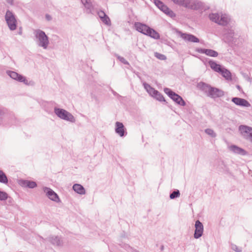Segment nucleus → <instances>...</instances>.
<instances>
[{
  "mask_svg": "<svg viewBox=\"0 0 252 252\" xmlns=\"http://www.w3.org/2000/svg\"><path fill=\"white\" fill-rule=\"evenodd\" d=\"M46 17H47V18L48 20H50L49 17H48V16H46Z\"/></svg>",
  "mask_w": 252,
  "mask_h": 252,
  "instance_id": "nucleus-42",
  "label": "nucleus"
},
{
  "mask_svg": "<svg viewBox=\"0 0 252 252\" xmlns=\"http://www.w3.org/2000/svg\"><path fill=\"white\" fill-rule=\"evenodd\" d=\"M4 18L10 30L14 31L17 29V21L15 15L11 11L9 10L6 11Z\"/></svg>",
  "mask_w": 252,
  "mask_h": 252,
  "instance_id": "nucleus-3",
  "label": "nucleus"
},
{
  "mask_svg": "<svg viewBox=\"0 0 252 252\" xmlns=\"http://www.w3.org/2000/svg\"><path fill=\"white\" fill-rule=\"evenodd\" d=\"M72 189H84V188L82 185L76 184L73 186Z\"/></svg>",
  "mask_w": 252,
  "mask_h": 252,
  "instance_id": "nucleus-34",
  "label": "nucleus"
},
{
  "mask_svg": "<svg viewBox=\"0 0 252 252\" xmlns=\"http://www.w3.org/2000/svg\"><path fill=\"white\" fill-rule=\"evenodd\" d=\"M144 88L148 94L153 97L160 101H165L163 95L158 91L152 88L150 85L146 83H143Z\"/></svg>",
  "mask_w": 252,
  "mask_h": 252,
  "instance_id": "nucleus-6",
  "label": "nucleus"
},
{
  "mask_svg": "<svg viewBox=\"0 0 252 252\" xmlns=\"http://www.w3.org/2000/svg\"><path fill=\"white\" fill-rule=\"evenodd\" d=\"M118 59L120 60V62L123 63L124 64H129L128 62L126 61V60L124 58H123L122 57L118 56Z\"/></svg>",
  "mask_w": 252,
  "mask_h": 252,
  "instance_id": "nucleus-32",
  "label": "nucleus"
},
{
  "mask_svg": "<svg viewBox=\"0 0 252 252\" xmlns=\"http://www.w3.org/2000/svg\"><path fill=\"white\" fill-rule=\"evenodd\" d=\"M210 19L219 25L225 26L229 22L230 19L226 14H221L220 16L218 13H212L209 15Z\"/></svg>",
  "mask_w": 252,
  "mask_h": 252,
  "instance_id": "nucleus-4",
  "label": "nucleus"
},
{
  "mask_svg": "<svg viewBox=\"0 0 252 252\" xmlns=\"http://www.w3.org/2000/svg\"><path fill=\"white\" fill-rule=\"evenodd\" d=\"M223 95L224 92L222 90L212 87H211L209 93L207 94V96L214 98L221 97Z\"/></svg>",
  "mask_w": 252,
  "mask_h": 252,
  "instance_id": "nucleus-12",
  "label": "nucleus"
},
{
  "mask_svg": "<svg viewBox=\"0 0 252 252\" xmlns=\"http://www.w3.org/2000/svg\"><path fill=\"white\" fill-rule=\"evenodd\" d=\"M54 112L58 117L63 120L71 123H74L75 122V119L74 116L64 109L55 108L54 109Z\"/></svg>",
  "mask_w": 252,
  "mask_h": 252,
  "instance_id": "nucleus-5",
  "label": "nucleus"
},
{
  "mask_svg": "<svg viewBox=\"0 0 252 252\" xmlns=\"http://www.w3.org/2000/svg\"><path fill=\"white\" fill-rule=\"evenodd\" d=\"M173 1L174 3H177L179 5H181L182 3H183L184 0H171Z\"/></svg>",
  "mask_w": 252,
  "mask_h": 252,
  "instance_id": "nucleus-37",
  "label": "nucleus"
},
{
  "mask_svg": "<svg viewBox=\"0 0 252 252\" xmlns=\"http://www.w3.org/2000/svg\"><path fill=\"white\" fill-rule=\"evenodd\" d=\"M232 101L237 105L246 107L250 106L249 102L243 98L234 97L232 98Z\"/></svg>",
  "mask_w": 252,
  "mask_h": 252,
  "instance_id": "nucleus-17",
  "label": "nucleus"
},
{
  "mask_svg": "<svg viewBox=\"0 0 252 252\" xmlns=\"http://www.w3.org/2000/svg\"><path fill=\"white\" fill-rule=\"evenodd\" d=\"M102 22H103L105 24L110 26L111 25V21L107 15L103 17V18L100 19Z\"/></svg>",
  "mask_w": 252,
  "mask_h": 252,
  "instance_id": "nucleus-26",
  "label": "nucleus"
},
{
  "mask_svg": "<svg viewBox=\"0 0 252 252\" xmlns=\"http://www.w3.org/2000/svg\"><path fill=\"white\" fill-rule=\"evenodd\" d=\"M134 27L138 32L154 39H157L160 37L159 34L158 32L145 24L136 22L134 24Z\"/></svg>",
  "mask_w": 252,
  "mask_h": 252,
  "instance_id": "nucleus-1",
  "label": "nucleus"
},
{
  "mask_svg": "<svg viewBox=\"0 0 252 252\" xmlns=\"http://www.w3.org/2000/svg\"><path fill=\"white\" fill-rule=\"evenodd\" d=\"M239 130L243 136L252 143V128L247 126H239Z\"/></svg>",
  "mask_w": 252,
  "mask_h": 252,
  "instance_id": "nucleus-9",
  "label": "nucleus"
},
{
  "mask_svg": "<svg viewBox=\"0 0 252 252\" xmlns=\"http://www.w3.org/2000/svg\"><path fill=\"white\" fill-rule=\"evenodd\" d=\"M195 230L194 234V237L195 239H198L202 235L203 232V226L202 223L199 220H197L195 221Z\"/></svg>",
  "mask_w": 252,
  "mask_h": 252,
  "instance_id": "nucleus-13",
  "label": "nucleus"
},
{
  "mask_svg": "<svg viewBox=\"0 0 252 252\" xmlns=\"http://www.w3.org/2000/svg\"><path fill=\"white\" fill-rule=\"evenodd\" d=\"M230 34V36L231 37H232L234 35V32H231V33Z\"/></svg>",
  "mask_w": 252,
  "mask_h": 252,
  "instance_id": "nucleus-40",
  "label": "nucleus"
},
{
  "mask_svg": "<svg viewBox=\"0 0 252 252\" xmlns=\"http://www.w3.org/2000/svg\"><path fill=\"white\" fill-rule=\"evenodd\" d=\"M35 41L39 47L44 49H47L49 44V38L45 32L40 30H35L33 32Z\"/></svg>",
  "mask_w": 252,
  "mask_h": 252,
  "instance_id": "nucleus-2",
  "label": "nucleus"
},
{
  "mask_svg": "<svg viewBox=\"0 0 252 252\" xmlns=\"http://www.w3.org/2000/svg\"><path fill=\"white\" fill-rule=\"evenodd\" d=\"M220 73L222 76L224 77L226 80H232L231 74L230 72L226 68L222 67L221 69V71H220Z\"/></svg>",
  "mask_w": 252,
  "mask_h": 252,
  "instance_id": "nucleus-23",
  "label": "nucleus"
},
{
  "mask_svg": "<svg viewBox=\"0 0 252 252\" xmlns=\"http://www.w3.org/2000/svg\"><path fill=\"white\" fill-rule=\"evenodd\" d=\"M164 91L165 93L167 94L168 96L177 104L182 106H185L186 105V103L182 97L172 91L170 89L165 88Z\"/></svg>",
  "mask_w": 252,
  "mask_h": 252,
  "instance_id": "nucleus-7",
  "label": "nucleus"
},
{
  "mask_svg": "<svg viewBox=\"0 0 252 252\" xmlns=\"http://www.w3.org/2000/svg\"><path fill=\"white\" fill-rule=\"evenodd\" d=\"M181 37L186 41L191 42H199V39L194 35L190 34L181 33Z\"/></svg>",
  "mask_w": 252,
  "mask_h": 252,
  "instance_id": "nucleus-16",
  "label": "nucleus"
},
{
  "mask_svg": "<svg viewBox=\"0 0 252 252\" xmlns=\"http://www.w3.org/2000/svg\"><path fill=\"white\" fill-rule=\"evenodd\" d=\"M48 240L54 245L61 246L62 244V240L59 237L57 236H51L49 237Z\"/></svg>",
  "mask_w": 252,
  "mask_h": 252,
  "instance_id": "nucleus-22",
  "label": "nucleus"
},
{
  "mask_svg": "<svg viewBox=\"0 0 252 252\" xmlns=\"http://www.w3.org/2000/svg\"><path fill=\"white\" fill-rule=\"evenodd\" d=\"M19 184L23 188H29L31 189H33L36 187V184L35 182L28 180H19Z\"/></svg>",
  "mask_w": 252,
  "mask_h": 252,
  "instance_id": "nucleus-15",
  "label": "nucleus"
},
{
  "mask_svg": "<svg viewBox=\"0 0 252 252\" xmlns=\"http://www.w3.org/2000/svg\"><path fill=\"white\" fill-rule=\"evenodd\" d=\"M0 182L6 183L7 182V179L5 174L0 170Z\"/></svg>",
  "mask_w": 252,
  "mask_h": 252,
  "instance_id": "nucleus-25",
  "label": "nucleus"
},
{
  "mask_svg": "<svg viewBox=\"0 0 252 252\" xmlns=\"http://www.w3.org/2000/svg\"><path fill=\"white\" fill-rule=\"evenodd\" d=\"M44 189H50V188H48L46 187V188H45Z\"/></svg>",
  "mask_w": 252,
  "mask_h": 252,
  "instance_id": "nucleus-41",
  "label": "nucleus"
},
{
  "mask_svg": "<svg viewBox=\"0 0 252 252\" xmlns=\"http://www.w3.org/2000/svg\"><path fill=\"white\" fill-rule=\"evenodd\" d=\"M97 14L100 19L103 18V17H105V16L106 15L104 12L103 11H98Z\"/></svg>",
  "mask_w": 252,
  "mask_h": 252,
  "instance_id": "nucleus-35",
  "label": "nucleus"
},
{
  "mask_svg": "<svg viewBox=\"0 0 252 252\" xmlns=\"http://www.w3.org/2000/svg\"><path fill=\"white\" fill-rule=\"evenodd\" d=\"M7 198V194L6 192L0 191V200H5Z\"/></svg>",
  "mask_w": 252,
  "mask_h": 252,
  "instance_id": "nucleus-31",
  "label": "nucleus"
},
{
  "mask_svg": "<svg viewBox=\"0 0 252 252\" xmlns=\"http://www.w3.org/2000/svg\"><path fill=\"white\" fill-rule=\"evenodd\" d=\"M155 56L156 57H157L158 59L160 60H165L166 59V57L164 55L156 52L155 53Z\"/></svg>",
  "mask_w": 252,
  "mask_h": 252,
  "instance_id": "nucleus-30",
  "label": "nucleus"
},
{
  "mask_svg": "<svg viewBox=\"0 0 252 252\" xmlns=\"http://www.w3.org/2000/svg\"><path fill=\"white\" fill-rule=\"evenodd\" d=\"M155 4L156 6L162 11L165 14L169 15L170 16H172L174 14L173 12L170 10V9L164 5L162 2L159 0H155Z\"/></svg>",
  "mask_w": 252,
  "mask_h": 252,
  "instance_id": "nucleus-11",
  "label": "nucleus"
},
{
  "mask_svg": "<svg viewBox=\"0 0 252 252\" xmlns=\"http://www.w3.org/2000/svg\"><path fill=\"white\" fill-rule=\"evenodd\" d=\"M6 73L13 79L20 82H23L26 85L29 84L28 80L26 79L25 77L17 73L16 72L12 71H7Z\"/></svg>",
  "mask_w": 252,
  "mask_h": 252,
  "instance_id": "nucleus-10",
  "label": "nucleus"
},
{
  "mask_svg": "<svg viewBox=\"0 0 252 252\" xmlns=\"http://www.w3.org/2000/svg\"><path fill=\"white\" fill-rule=\"evenodd\" d=\"M74 190L75 191V192H76L79 194H81V195L85 194L86 193L85 190Z\"/></svg>",
  "mask_w": 252,
  "mask_h": 252,
  "instance_id": "nucleus-36",
  "label": "nucleus"
},
{
  "mask_svg": "<svg viewBox=\"0 0 252 252\" xmlns=\"http://www.w3.org/2000/svg\"><path fill=\"white\" fill-rule=\"evenodd\" d=\"M196 51L199 53L205 54L210 57H216L218 56V53L212 49L197 48Z\"/></svg>",
  "mask_w": 252,
  "mask_h": 252,
  "instance_id": "nucleus-14",
  "label": "nucleus"
},
{
  "mask_svg": "<svg viewBox=\"0 0 252 252\" xmlns=\"http://www.w3.org/2000/svg\"><path fill=\"white\" fill-rule=\"evenodd\" d=\"M47 196L51 200L56 202H60V199L57 194L53 190H48L46 192Z\"/></svg>",
  "mask_w": 252,
  "mask_h": 252,
  "instance_id": "nucleus-19",
  "label": "nucleus"
},
{
  "mask_svg": "<svg viewBox=\"0 0 252 252\" xmlns=\"http://www.w3.org/2000/svg\"><path fill=\"white\" fill-rule=\"evenodd\" d=\"M46 17H47V18L48 20H50L49 17H48V16H46Z\"/></svg>",
  "mask_w": 252,
  "mask_h": 252,
  "instance_id": "nucleus-43",
  "label": "nucleus"
},
{
  "mask_svg": "<svg viewBox=\"0 0 252 252\" xmlns=\"http://www.w3.org/2000/svg\"><path fill=\"white\" fill-rule=\"evenodd\" d=\"M205 132L211 136L212 137H215L216 136V133L214 132V130L210 128H207L205 130Z\"/></svg>",
  "mask_w": 252,
  "mask_h": 252,
  "instance_id": "nucleus-28",
  "label": "nucleus"
},
{
  "mask_svg": "<svg viewBox=\"0 0 252 252\" xmlns=\"http://www.w3.org/2000/svg\"><path fill=\"white\" fill-rule=\"evenodd\" d=\"M183 3L181 5L192 9H199L202 6V3L197 0H184Z\"/></svg>",
  "mask_w": 252,
  "mask_h": 252,
  "instance_id": "nucleus-8",
  "label": "nucleus"
},
{
  "mask_svg": "<svg viewBox=\"0 0 252 252\" xmlns=\"http://www.w3.org/2000/svg\"><path fill=\"white\" fill-rule=\"evenodd\" d=\"M237 88L239 90V91H241V88L240 86L239 85H237L236 86Z\"/></svg>",
  "mask_w": 252,
  "mask_h": 252,
  "instance_id": "nucleus-39",
  "label": "nucleus"
},
{
  "mask_svg": "<svg viewBox=\"0 0 252 252\" xmlns=\"http://www.w3.org/2000/svg\"><path fill=\"white\" fill-rule=\"evenodd\" d=\"M7 3H8L10 5H14V0H5Z\"/></svg>",
  "mask_w": 252,
  "mask_h": 252,
  "instance_id": "nucleus-38",
  "label": "nucleus"
},
{
  "mask_svg": "<svg viewBox=\"0 0 252 252\" xmlns=\"http://www.w3.org/2000/svg\"><path fill=\"white\" fill-rule=\"evenodd\" d=\"M231 248L233 250L235 251V252H241L242 251V250L241 248L238 247L236 245H232L231 246Z\"/></svg>",
  "mask_w": 252,
  "mask_h": 252,
  "instance_id": "nucleus-33",
  "label": "nucleus"
},
{
  "mask_svg": "<svg viewBox=\"0 0 252 252\" xmlns=\"http://www.w3.org/2000/svg\"><path fill=\"white\" fill-rule=\"evenodd\" d=\"M180 195V193L179 190H177V191H173L172 193L170 194V198L171 199H175L176 198L179 197Z\"/></svg>",
  "mask_w": 252,
  "mask_h": 252,
  "instance_id": "nucleus-27",
  "label": "nucleus"
},
{
  "mask_svg": "<svg viewBox=\"0 0 252 252\" xmlns=\"http://www.w3.org/2000/svg\"><path fill=\"white\" fill-rule=\"evenodd\" d=\"M229 149L235 154L243 156L247 154V152L245 150L235 145L229 146Z\"/></svg>",
  "mask_w": 252,
  "mask_h": 252,
  "instance_id": "nucleus-18",
  "label": "nucleus"
},
{
  "mask_svg": "<svg viewBox=\"0 0 252 252\" xmlns=\"http://www.w3.org/2000/svg\"><path fill=\"white\" fill-rule=\"evenodd\" d=\"M83 4H84L86 8L90 10L93 8L92 4L90 0H87V1L83 2Z\"/></svg>",
  "mask_w": 252,
  "mask_h": 252,
  "instance_id": "nucleus-29",
  "label": "nucleus"
},
{
  "mask_svg": "<svg viewBox=\"0 0 252 252\" xmlns=\"http://www.w3.org/2000/svg\"><path fill=\"white\" fill-rule=\"evenodd\" d=\"M115 131L120 136L122 137L124 136L125 127L122 123L119 122L116 123Z\"/></svg>",
  "mask_w": 252,
  "mask_h": 252,
  "instance_id": "nucleus-20",
  "label": "nucleus"
},
{
  "mask_svg": "<svg viewBox=\"0 0 252 252\" xmlns=\"http://www.w3.org/2000/svg\"><path fill=\"white\" fill-rule=\"evenodd\" d=\"M209 64L212 69L218 72H220L222 68L220 64L212 61H209Z\"/></svg>",
  "mask_w": 252,
  "mask_h": 252,
  "instance_id": "nucleus-24",
  "label": "nucleus"
},
{
  "mask_svg": "<svg viewBox=\"0 0 252 252\" xmlns=\"http://www.w3.org/2000/svg\"><path fill=\"white\" fill-rule=\"evenodd\" d=\"M197 88L207 94L211 89V86L207 84L201 82L198 83Z\"/></svg>",
  "mask_w": 252,
  "mask_h": 252,
  "instance_id": "nucleus-21",
  "label": "nucleus"
}]
</instances>
